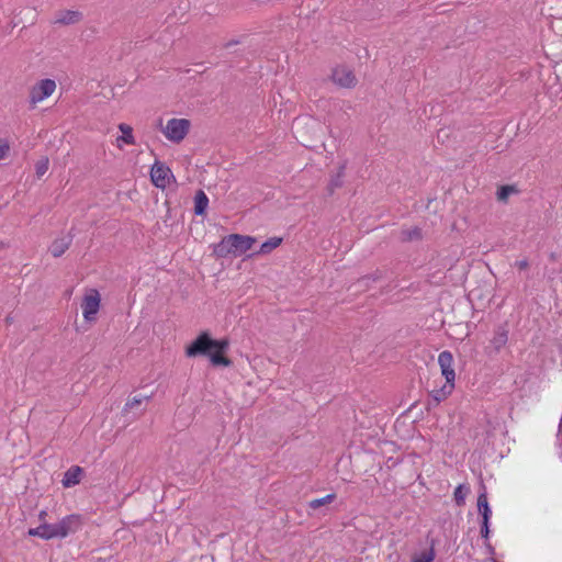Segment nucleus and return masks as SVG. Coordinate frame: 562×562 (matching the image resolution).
Wrapping results in <instances>:
<instances>
[{
	"instance_id": "1",
	"label": "nucleus",
	"mask_w": 562,
	"mask_h": 562,
	"mask_svg": "<svg viewBox=\"0 0 562 562\" xmlns=\"http://www.w3.org/2000/svg\"><path fill=\"white\" fill-rule=\"evenodd\" d=\"M229 349V340L227 338L214 339L211 334L205 330L200 333L196 338L187 346L186 356L189 358L209 357L210 362L214 367H231L232 360L226 357Z\"/></svg>"
},
{
	"instance_id": "2",
	"label": "nucleus",
	"mask_w": 562,
	"mask_h": 562,
	"mask_svg": "<svg viewBox=\"0 0 562 562\" xmlns=\"http://www.w3.org/2000/svg\"><path fill=\"white\" fill-rule=\"evenodd\" d=\"M190 121L187 119H171L164 130L165 136L175 143L181 142L188 134Z\"/></svg>"
},
{
	"instance_id": "3",
	"label": "nucleus",
	"mask_w": 562,
	"mask_h": 562,
	"mask_svg": "<svg viewBox=\"0 0 562 562\" xmlns=\"http://www.w3.org/2000/svg\"><path fill=\"white\" fill-rule=\"evenodd\" d=\"M83 525V519L81 515L78 514H71L66 517H64L60 521L55 524V530L56 532L54 535L57 536V538H65L71 533L77 532L81 529Z\"/></svg>"
},
{
	"instance_id": "4",
	"label": "nucleus",
	"mask_w": 562,
	"mask_h": 562,
	"mask_svg": "<svg viewBox=\"0 0 562 562\" xmlns=\"http://www.w3.org/2000/svg\"><path fill=\"white\" fill-rule=\"evenodd\" d=\"M56 89V83L52 79H42L38 83L33 86L30 91V103L35 106L37 102L43 101L53 94Z\"/></svg>"
},
{
	"instance_id": "5",
	"label": "nucleus",
	"mask_w": 562,
	"mask_h": 562,
	"mask_svg": "<svg viewBox=\"0 0 562 562\" xmlns=\"http://www.w3.org/2000/svg\"><path fill=\"white\" fill-rule=\"evenodd\" d=\"M101 297L97 290H91L89 294L85 295L81 307L83 317L87 322L95 319V315L100 308Z\"/></svg>"
},
{
	"instance_id": "6",
	"label": "nucleus",
	"mask_w": 562,
	"mask_h": 562,
	"mask_svg": "<svg viewBox=\"0 0 562 562\" xmlns=\"http://www.w3.org/2000/svg\"><path fill=\"white\" fill-rule=\"evenodd\" d=\"M169 177L175 179L170 168L164 162L155 161L150 170V179L154 186L165 189L168 184Z\"/></svg>"
},
{
	"instance_id": "7",
	"label": "nucleus",
	"mask_w": 562,
	"mask_h": 562,
	"mask_svg": "<svg viewBox=\"0 0 562 562\" xmlns=\"http://www.w3.org/2000/svg\"><path fill=\"white\" fill-rule=\"evenodd\" d=\"M228 240L232 241L231 246L233 247V255L235 257L244 255L257 241L252 236L240 234H229Z\"/></svg>"
},
{
	"instance_id": "8",
	"label": "nucleus",
	"mask_w": 562,
	"mask_h": 562,
	"mask_svg": "<svg viewBox=\"0 0 562 562\" xmlns=\"http://www.w3.org/2000/svg\"><path fill=\"white\" fill-rule=\"evenodd\" d=\"M333 81L342 88H352L356 86L357 79L352 70L345 66H338L333 70Z\"/></svg>"
},
{
	"instance_id": "9",
	"label": "nucleus",
	"mask_w": 562,
	"mask_h": 562,
	"mask_svg": "<svg viewBox=\"0 0 562 562\" xmlns=\"http://www.w3.org/2000/svg\"><path fill=\"white\" fill-rule=\"evenodd\" d=\"M438 363L441 369V374L446 379V382L454 383L456 372L453 369L452 353L449 350L441 351L438 357Z\"/></svg>"
},
{
	"instance_id": "10",
	"label": "nucleus",
	"mask_w": 562,
	"mask_h": 562,
	"mask_svg": "<svg viewBox=\"0 0 562 562\" xmlns=\"http://www.w3.org/2000/svg\"><path fill=\"white\" fill-rule=\"evenodd\" d=\"M72 229L69 232L68 236L55 239L49 246V251L53 257L58 258L63 256L66 250L70 247L72 243Z\"/></svg>"
},
{
	"instance_id": "11",
	"label": "nucleus",
	"mask_w": 562,
	"mask_h": 562,
	"mask_svg": "<svg viewBox=\"0 0 562 562\" xmlns=\"http://www.w3.org/2000/svg\"><path fill=\"white\" fill-rule=\"evenodd\" d=\"M83 14L80 11L64 10L57 13L55 23L63 25H72L81 22Z\"/></svg>"
},
{
	"instance_id": "12",
	"label": "nucleus",
	"mask_w": 562,
	"mask_h": 562,
	"mask_svg": "<svg viewBox=\"0 0 562 562\" xmlns=\"http://www.w3.org/2000/svg\"><path fill=\"white\" fill-rule=\"evenodd\" d=\"M55 529V524L43 522L36 528H30L27 535L32 537H40L44 540H50L57 538L56 535H53L56 532Z\"/></svg>"
},
{
	"instance_id": "13",
	"label": "nucleus",
	"mask_w": 562,
	"mask_h": 562,
	"mask_svg": "<svg viewBox=\"0 0 562 562\" xmlns=\"http://www.w3.org/2000/svg\"><path fill=\"white\" fill-rule=\"evenodd\" d=\"M507 341H508L507 325L506 324L499 325L496 328L494 336L491 340V345H492L494 351L496 353H498L501 351V349L507 344Z\"/></svg>"
},
{
	"instance_id": "14",
	"label": "nucleus",
	"mask_w": 562,
	"mask_h": 562,
	"mask_svg": "<svg viewBox=\"0 0 562 562\" xmlns=\"http://www.w3.org/2000/svg\"><path fill=\"white\" fill-rule=\"evenodd\" d=\"M83 470L79 465L70 467L64 474L63 485L65 487H71L80 482V477Z\"/></svg>"
},
{
	"instance_id": "15",
	"label": "nucleus",
	"mask_w": 562,
	"mask_h": 562,
	"mask_svg": "<svg viewBox=\"0 0 562 562\" xmlns=\"http://www.w3.org/2000/svg\"><path fill=\"white\" fill-rule=\"evenodd\" d=\"M454 383L446 382L440 389H435L430 392L432 402L438 405L446 400L453 391Z\"/></svg>"
},
{
	"instance_id": "16",
	"label": "nucleus",
	"mask_w": 562,
	"mask_h": 562,
	"mask_svg": "<svg viewBox=\"0 0 562 562\" xmlns=\"http://www.w3.org/2000/svg\"><path fill=\"white\" fill-rule=\"evenodd\" d=\"M229 235L222 238V240L213 246V255L217 258H226L233 255V247L231 246Z\"/></svg>"
},
{
	"instance_id": "17",
	"label": "nucleus",
	"mask_w": 562,
	"mask_h": 562,
	"mask_svg": "<svg viewBox=\"0 0 562 562\" xmlns=\"http://www.w3.org/2000/svg\"><path fill=\"white\" fill-rule=\"evenodd\" d=\"M345 170H346V162H342L337 170V173L335 176H331L329 183L327 186L328 194H334L335 190L338 188H341L344 184V177H345Z\"/></svg>"
},
{
	"instance_id": "18",
	"label": "nucleus",
	"mask_w": 562,
	"mask_h": 562,
	"mask_svg": "<svg viewBox=\"0 0 562 562\" xmlns=\"http://www.w3.org/2000/svg\"><path fill=\"white\" fill-rule=\"evenodd\" d=\"M477 510L482 516V520L490 521L492 516V509L488 505L486 492H482L477 496Z\"/></svg>"
},
{
	"instance_id": "19",
	"label": "nucleus",
	"mask_w": 562,
	"mask_h": 562,
	"mask_svg": "<svg viewBox=\"0 0 562 562\" xmlns=\"http://www.w3.org/2000/svg\"><path fill=\"white\" fill-rule=\"evenodd\" d=\"M282 241H283L282 237H277V236L271 237L268 240H266L265 243H262L259 250L254 252L252 256L268 255L272 250H274L277 247H279L282 244Z\"/></svg>"
},
{
	"instance_id": "20",
	"label": "nucleus",
	"mask_w": 562,
	"mask_h": 562,
	"mask_svg": "<svg viewBox=\"0 0 562 562\" xmlns=\"http://www.w3.org/2000/svg\"><path fill=\"white\" fill-rule=\"evenodd\" d=\"M209 205V198L204 191L199 190L194 196V213L195 215H203Z\"/></svg>"
},
{
	"instance_id": "21",
	"label": "nucleus",
	"mask_w": 562,
	"mask_h": 562,
	"mask_svg": "<svg viewBox=\"0 0 562 562\" xmlns=\"http://www.w3.org/2000/svg\"><path fill=\"white\" fill-rule=\"evenodd\" d=\"M119 130L122 132V135L117 138V142L122 140L127 145H135V137L133 136V128L128 124L121 123L119 125Z\"/></svg>"
},
{
	"instance_id": "22",
	"label": "nucleus",
	"mask_w": 562,
	"mask_h": 562,
	"mask_svg": "<svg viewBox=\"0 0 562 562\" xmlns=\"http://www.w3.org/2000/svg\"><path fill=\"white\" fill-rule=\"evenodd\" d=\"M469 493V487L460 484L456 487L453 492V498L458 506H463L465 503V497Z\"/></svg>"
},
{
	"instance_id": "23",
	"label": "nucleus",
	"mask_w": 562,
	"mask_h": 562,
	"mask_svg": "<svg viewBox=\"0 0 562 562\" xmlns=\"http://www.w3.org/2000/svg\"><path fill=\"white\" fill-rule=\"evenodd\" d=\"M336 499V494L335 493H330V494H327L326 496L322 497V498H316V499H313L308 503V507L312 508V509H317L324 505H327V504H330L333 501Z\"/></svg>"
},
{
	"instance_id": "24",
	"label": "nucleus",
	"mask_w": 562,
	"mask_h": 562,
	"mask_svg": "<svg viewBox=\"0 0 562 562\" xmlns=\"http://www.w3.org/2000/svg\"><path fill=\"white\" fill-rule=\"evenodd\" d=\"M518 190L515 186H501L496 192L497 200L505 202L512 193H517Z\"/></svg>"
},
{
	"instance_id": "25",
	"label": "nucleus",
	"mask_w": 562,
	"mask_h": 562,
	"mask_svg": "<svg viewBox=\"0 0 562 562\" xmlns=\"http://www.w3.org/2000/svg\"><path fill=\"white\" fill-rule=\"evenodd\" d=\"M419 239H422V229L419 227L402 231V240L412 241Z\"/></svg>"
},
{
	"instance_id": "26",
	"label": "nucleus",
	"mask_w": 562,
	"mask_h": 562,
	"mask_svg": "<svg viewBox=\"0 0 562 562\" xmlns=\"http://www.w3.org/2000/svg\"><path fill=\"white\" fill-rule=\"evenodd\" d=\"M381 277L382 276H381L380 271H375L372 274H367V276L359 278L355 285H357L359 288H362V286L367 288L369 285V282H376L378 280L381 279Z\"/></svg>"
},
{
	"instance_id": "27",
	"label": "nucleus",
	"mask_w": 562,
	"mask_h": 562,
	"mask_svg": "<svg viewBox=\"0 0 562 562\" xmlns=\"http://www.w3.org/2000/svg\"><path fill=\"white\" fill-rule=\"evenodd\" d=\"M151 395H146V396H142V395H136V396H133L132 398H130L126 403H125V406L123 408V412L126 413L128 412L130 409L136 407V406H139L144 400H150Z\"/></svg>"
},
{
	"instance_id": "28",
	"label": "nucleus",
	"mask_w": 562,
	"mask_h": 562,
	"mask_svg": "<svg viewBox=\"0 0 562 562\" xmlns=\"http://www.w3.org/2000/svg\"><path fill=\"white\" fill-rule=\"evenodd\" d=\"M435 559L434 549L420 552L418 555L414 557L413 562H432Z\"/></svg>"
},
{
	"instance_id": "29",
	"label": "nucleus",
	"mask_w": 562,
	"mask_h": 562,
	"mask_svg": "<svg viewBox=\"0 0 562 562\" xmlns=\"http://www.w3.org/2000/svg\"><path fill=\"white\" fill-rule=\"evenodd\" d=\"M35 170H36L37 177L44 176L46 173V171L48 170V159L43 158V159L38 160L36 162Z\"/></svg>"
},
{
	"instance_id": "30",
	"label": "nucleus",
	"mask_w": 562,
	"mask_h": 562,
	"mask_svg": "<svg viewBox=\"0 0 562 562\" xmlns=\"http://www.w3.org/2000/svg\"><path fill=\"white\" fill-rule=\"evenodd\" d=\"M481 537L485 540H488L490 537V521H481V530H480Z\"/></svg>"
},
{
	"instance_id": "31",
	"label": "nucleus",
	"mask_w": 562,
	"mask_h": 562,
	"mask_svg": "<svg viewBox=\"0 0 562 562\" xmlns=\"http://www.w3.org/2000/svg\"><path fill=\"white\" fill-rule=\"evenodd\" d=\"M9 149H10V147H9L8 142L0 140V160L5 157V155L8 154Z\"/></svg>"
},
{
	"instance_id": "32",
	"label": "nucleus",
	"mask_w": 562,
	"mask_h": 562,
	"mask_svg": "<svg viewBox=\"0 0 562 562\" xmlns=\"http://www.w3.org/2000/svg\"><path fill=\"white\" fill-rule=\"evenodd\" d=\"M515 266L519 270H525V269H527L529 267V261L527 259H521V260L516 261Z\"/></svg>"
},
{
	"instance_id": "33",
	"label": "nucleus",
	"mask_w": 562,
	"mask_h": 562,
	"mask_svg": "<svg viewBox=\"0 0 562 562\" xmlns=\"http://www.w3.org/2000/svg\"><path fill=\"white\" fill-rule=\"evenodd\" d=\"M47 513L46 510H41L40 514H38V519L42 520L43 522H45V517H46Z\"/></svg>"
},
{
	"instance_id": "34",
	"label": "nucleus",
	"mask_w": 562,
	"mask_h": 562,
	"mask_svg": "<svg viewBox=\"0 0 562 562\" xmlns=\"http://www.w3.org/2000/svg\"><path fill=\"white\" fill-rule=\"evenodd\" d=\"M239 42L237 40H232L225 44V47L228 48L233 45H237Z\"/></svg>"
},
{
	"instance_id": "35",
	"label": "nucleus",
	"mask_w": 562,
	"mask_h": 562,
	"mask_svg": "<svg viewBox=\"0 0 562 562\" xmlns=\"http://www.w3.org/2000/svg\"><path fill=\"white\" fill-rule=\"evenodd\" d=\"M486 548L491 554L494 553V548L488 542H486Z\"/></svg>"
},
{
	"instance_id": "36",
	"label": "nucleus",
	"mask_w": 562,
	"mask_h": 562,
	"mask_svg": "<svg viewBox=\"0 0 562 562\" xmlns=\"http://www.w3.org/2000/svg\"><path fill=\"white\" fill-rule=\"evenodd\" d=\"M94 562H105V559H103V558H97V559L94 560Z\"/></svg>"
},
{
	"instance_id": "37",
	"label": "nucleus",
	"mask_w": 562,
	"mask_h": 562,
	"mask_svg": "<svg viewBox=\"0 0 562 562\" xmlns=\"http://www.w3.org/2000/svg\"><path fill=\"white\" fill-rule=\"evenodd\" d=\"M494 562H497L496 560H494Z\"/></svg>"
}]
</instances>
